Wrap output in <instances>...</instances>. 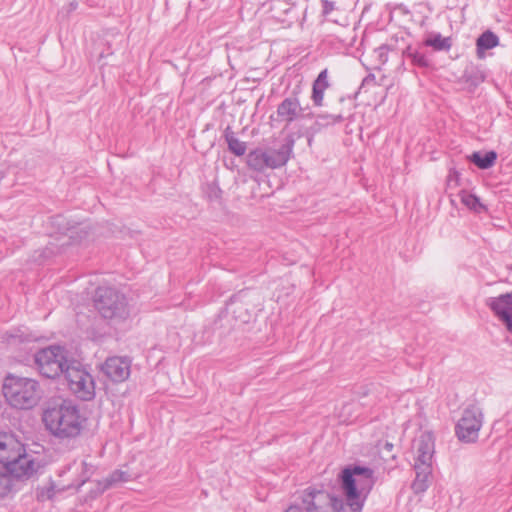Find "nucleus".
Segmentation results:
<instances>
[{
    "label": "nucleus",
    "instance_id": "obj_31",
    "mask_svg": "<svg viewBox=\"0 0 512 512\" xmlns=\"http://www.w3.org/2000/svg\"><path fill=\"white\" fill-rule=\"evenodd\" d=\"M375 82H376L375 75H374V74H369V75H367V76L363 79L362 84H361V87L374 85V84H375Z\"/></svg>",
    "mask_w": 512,
    "mask_h": 512
},
{
    "label": "nucleus",
    "instance_id": "obj_21",
    "mask_svg": "<svg viewBox=\"0 0 512 512\" xmlns=\"http://www.w3.org/2000/svg\"><path fill=\"white\" fill-rule=\"evenodd\" d=\"M79 468L81 470L78 478L69 485L71 488L79 489L89 478L92 476L94 472V466L88 464L86 461H82L79 464Z\"/></svg>",
    "mask_w": 512,
    "mask_h": 512
},
{
    "label": "nucleus",
    "instance_id": "obj_13",
    "mask_svg": "<svg viewBox=\"0 0 512 512\" xmlns=\"http://www.w3.org/2000/svg\"><path fill=\"white\" fill-rule=\"evenodd\" d=\"M486 304L512 334V292L490 297L486 300Z\"/></svg>",
    "mask_w": 512,
    "mask_h": 512
},
{
    "label": "nucleus",
    "instance_id": "obj_32",
    "mask_svg": "<svg viewBox=\"0 0 512 512\" xmlns=\"http://www.w3.org/2000/svg\"><path fill=\"white\" fill-rule=\"evenodd\" d=\"M53 489H54V487L49 488L47 490L46 494H45V492L42 491L41 494L39 495V497L41 499H44L45 497L48 499H51L54 496Z\"/></svg>",
    "mask_w": 512,
    "mask_h": 512
},
{
    "label": "nucleus",
    "instance_id": "obj_19",
    "mask_svg": "<svg viewBox=\"0 0 512 512\" xmlns=\"http://www.w3.org/2000/svg\"><path fill=\"white\" fill-rule=\"evenodd\" d=\"M424 45L432 47L436 51H448L452 43L449 37H443L440 33H432L424 40Z\"/></svg>",
    "mask_w": 512,
    "mask_h": 512
},
{
    "label": "nucleus",
    "instance_id": "obj_22",
    "mask_svg": "<svg viewBox=\"0 0 512 512\" xmlns=\"http://www.w3.org/2000/svg\"><path fill=\"white\" fill-rule=\"evenodd\" d=\"M403 55L410 59L411 62L418 67L425 68L429 66V60L425 54L416 49H413L411 46L404 50Z\"/></svg>",
    "mask_w": 512,
    "mask_h": 512
},
{
    "label": "nucleus",
    "instance_id": "obj_27",
    "mask_svg": "<svg viewBox=\"0 0 512 512\" xmlns=\"http://www.w3.org/2000/svg\"><path fill=\"white\" fill-rule=\"evenodd\" d=\"M220 193V189L215 184L207 185V194L210 199H219Z\"/></svg>",
    "mask_w": 512,
    "mask_h": 512
},
{
    "label": "nucleus",
    "instance_id": "obj_30",
    "mask_svg": "<svg viewBox=\"0 0 512 512\" xmlns=\"http://www.w3.org/2000/svg\"><path fill=\"white\" fill-rule=\"evenodd\" d=\"M387 50L388 49L385 46H381L377 50H375V52L378 55L380 63H385L387 61Z\"/></svg>",
    "mask_w": 512,
    "mask_h": 512
},
{
    "label": "nucleus",
    "instance_id": "obj_28",
    "mask_svg": "<svg viewBox=\"0 0 512 512\" xmlns=\"http://www.w3.org/2000/svg\"><path fill=\"white\" fill-rule=\"evenodd\" d=\"M467 81H471L473 85H478L484 81V76L480 72L474 73V75L466 74Z\"/></svg>",
    "mask_w": 512,
    "mask_h": 512
},
{
    "label": "nucleus",
    "instance_id": "obj_17",
    "mask_svg": "<svg viewBox=\"0 0 512 512\" xmlns=\"http://www.w3.org/2000/svg\"><path fill=\"white\" fill-rule=\"evenodd\" d=\"M497 154L495 151L474 152L469 156V160L480 169H488L495 164Z\"/></svg>",
    "mask_w": 512,
    "mask_h": 512
},
{
    "label": "nucleus",
    "instance_id": "obj_6",
    "mask_svg": "<svg viewBox=\"0 0 512 512\" xmlns=\"http://www.w3.org/2000/svg\"><path fill=\"white\" fill-rule=\"evenodd\" d=\"M94 303L100 315L113 324L125 322L131 315L132 309L126 296L112 287H99Z\"/></svg>",
    "mask_w": 512,
    "mask_h": 512
},
{
    "label": "nucleus",
    "instance_id": "obj_7",
    "mask_svg": "<svg viewBox=\"0 0 512 512\" xmlns=\"http://www.w3.org/2000/svg\"><path fill=\"white\" fill-rule=\"evenodd\" d=\"M34 361L39 373L46 377L54 379L65 373L68 360L67 351L57 345L43 348L35 353Z\"/></svg>",
    "mask_w": 512,
    "mask_h": 512
},
{
    "label": "nucleus",
    "instance_id": "obj_29",
    "mask_svg": "<svg viewBox=\"0 0 512 512\" xmlns=\"http://www.w3.org/2000/svg\"><path fill=\"white\" fill-rule=\"evenodd\" d=\"M323 14L327 15L335 9V3L329 0L322 1Z\"/></svg>",
    "mask_w": 512,
    "mask_h": 512
},
{
    "label": "nucleus",
    "instance_id": "obj_23",
    "mask_svg": "<svg viewBox=\"0 0 512 512\" xmlns=\"http://www.w3.org/2000/svg\"><path fill=\"white\" fill-rule=\"evenodd\" d=\"M461 202L469 209L480 212L484 209V206L481 204L479 198L471 193L463 191L460 195Z\"/></svg>",
    "mask_w": 512,
    "mask_h": 512
},
{
    "label": "nucleus",
    "instance_id": "obj_26",
    "mask_svg": "<svg viewBox=\"0 0 512 512\" xmlns=\"http://www.w3.org/2000/svg\"><path fill=\"white\" fill-rule=\"evenodd\" d=\"M317 119L325 121L326 124L339 123V122L343 121V116L340 114L339 115L319 114L317 116Z\"/></svg>",
    "mask_w": 512,
    "mask_h": 512
},
{
    "label": "nucleus",
    "instance_id": "obj_14",
    "mask_svg": "<svg viewBox=\"0 0 512 512\" xmlns=\"http://www.w3.org/2000/svg\"><path fill=\"white\" fill-rule=\"evenodd\" d=\"M293 146L294 140L292 138H288L278 149L270 148L264 150L267 159V167L270 169H276L284 166L290 158Z\"/></svg>",
    "mask_w": 512,
    "mask_h": 512
},
{
    "label": "nucleus",
    "instance_id": "obj_2",
    "mask_svg": "<svg viewBox=\"0 0 512 512\" xmlns=\"http://www.w3.org/2000/svg\"><path fill=\"white\" fill-rule=\"evenodd\" d=\"M46 430L59 440L78 438L86 425V418L78 405L70 400L49 405L42 414Z\"/></svg>",
    "mask_w": 512,
    "mask_h": 512
},
{
    "label": "nucleus",
    "instance_id": "obj_24",
    "mask_svg": "<svg viewBox=\"0 0 512 512\" xmlns=\"http://www.w3.org/2000/svg\"><path fill=\"white\" fill-rule=\"evenodd\" d=\"M129 478L130 476L127 472L116 470L105 479V488H109L117 483L127 482Z\"/></svg>",
    "mask_w": 512,
    "mask_h": 512
},
{
    "label": "nucleus",
    "instance_id": "obj_1",
    "mask_svg": "<svg viewBox=\"0 0 512 512\" xmlns=\"http://www.w3.org/2000/svg\"><path fill=\"white\" fill-rule=\"evenodd\" d=\"M344 499L333 498L337 512H361L364 502L375 484L374 471L369 467L349 465L339 476Z\"/></svg>",
    "mask_w": 512,
    "mask_h": 512
},
{
    "label": "nucleus",
    "instance_id": "obj_9",
    "mask_svg": "<svg viewBox=\"0 0 512 512\" xmlns=\"http://www.w3.org/2000/svg\"><path fill=\"white\" fill-rule=\"evenodd\" d=\"M330 493L323 490L307 489L300 501L290 505L285 512H337Z\"/></svg>",
    "mask_w": 512,
    "mask_h": 512
},
{
    "label": "nucleus",
    "instance_id": "obj_12",
    "mask_svg": "<svg viewBox=\"0 0 512 512\" xmlns=\"http://www.w3.org/2000/svg\"><path fill=\"white\" fill-rule=\"evenodd\" d=\"M103 373L113 382H124L131 373V360L128 357L113 356L102 365Z\"/></svg>",
    "mask_w": 512,
    "mask_h": 512
},
{
    "label": "nucleus",
    "instance_id": "obj_33",
    "mask_svg": "<svg viewBox=\"0 0 512 512\" xmlns=\"http://www.w3.org/2000/svg\"><path fill=\"white\" fill-rule=\"evenodd\" d=\"M69 6H70V11H73V10H75V9L77 8V6H78V5H77V3H76V2H71V3L69 4Z\"/></svg>",
    "mask_w": 512,
    "mask_h": 512
},
{
    "label": "nucleus",
    "instance_id": "obj_10",
    "mask_svg": "<svg viewBox=\"0 0 512 512\" xmlns=\"http://www.w3.org/2000/svg\"><path fill=\"white\" fill-rule=\"evenodd\" d=\"M482 418V412L477 406L465 408L455 427L458 439L466 443L475 442L482 427Z\"/></svg>",
    "mask_w": 512,
    "mask_h": 512
},
{
    "label": "nucleus",
    "instance_id": "obj_25",
    "mask_svg": "<svg viewBox=\"0 0 512 512\" xmlns=\"http://www.w3.org/2000/svg\"><path fill=\"white\" fill-rule=\"evenodd\" d=\"M13 475L0 472V497L6 496L12 489Z\"/></svg>",
    "mask_w": 512,
    "mask_h": 512
},
{
    "label": "nucleus",
    "instance_id": "obj_5",
    "mask_svg": "<svg viewBox=\"0 0 512 512\" xmlns=\"http://www.w3.org/2000/svg\"><path fill=\"white\" fill-rule=\"evenodd\" d=\"M413 450L415 452L414 470L415 480L412 483V489L415 493H422L429 486V477L432 471V457L434 454V437L431 432H421L413 441Z\"/></svg>",
    "mask_w": 512,
    "mask_h": 512
},
{
    "label": "nucleus",
    "instance_id": "obj_11",
    "mask_svg": "<svg viewBox=\"0 0 512 512\" xmlns=\"http://www.w3.org/2000/svg\"><path fill=\"white\" fill-rule=\"evenodd\" d=\"M306 108L302 107L297 93L284 98L277 106L276 120L284 122L286 126L300 121L305 117Z\"/></svg>",
    "mask_w": 512,
    "mask_h": 512
},
{
    "label": "nucleus",
    "instance_id": "obj_8",
    "mask_svg": "<svg viewBox=\"0 0 512 512\" xmlns=\"http://www.w3.org/2000/svg\"><path fill=\"white\" fill-rule=\"evenodd\" d=\"M64 376L70 391L79 399L89 401L95 396V382L92 375L80 363L71 361Z\"/></svg>",
    "mask_w": 512,
    "mask_h": 512
},
{
    "label": "nucleus",
    "instance_id": "obj_4",
    "mask_svg": "<svg viewBox=\"0 0 512 512\" xmlns=\"http://www.w3.org/2000/svg\"><path fill=\"white\" fill-rule=\"evenodd\" d=\"M2 393L11 407L21 410L32 409L42 398V389L37 380L13 374L4 378Z\"/></svg>",
    "mask_w": 512,
    "mask_h": 512
},
{
    "label": "nucleus",
    "instance_id": "obj_15",
    "mask_svg": "<svg viewBox=\"0 0 512 512\" xmlns=\"http://www.w3.org/2000/svg\"><path fill=\"white\" fill-rule=\"evenodd\" d=\"M329 86L328 70L324 69L318 74L312 85L311 100L315 106L320 107L323 105L324 92Z\"/></svg>",
    "mask_w": 512,
    "mask_h": 512
},
{
    "label": "nucleus",
    "instance_id": "obj_16",
    "mask_svg": "<svg viewBox=\"0 0 512 512\" xmlns=\"http://www.w3.org/2000/svg\"><path fill=\"white\" fill-rule=\"evenodd\" d=\"M499 45L498 36L492 31L488 30L483 32L476 41V51L478 58L482 59L485 57V51L493 49Z\"/></svg>",
    "mask_w": 512,
    "mask_h": 512
},
{
    "label": "nucleus",
    "instance_id": "obj_20",
    "mask_svg": "<svg viewBox=\"0 0 512 512\" xmlns=\"http://www.w3.org/2000/svg\"><path fill=\"white\" fill-rule=\"evenodd\" d=\"M225 139L228 144L229 150L236 156H242L246 152V143L240 141L235 134L229 130L225 131Z\"/></svg>",
    "mask_w": 512,
    "mask_h": 512
},
{
    "label": "nucleus",
    "instance_id": "obj_3",
    "mask_svg": "<svg viewBox=\"0 0 512 512\" xmlns=\"http://www.w3.org/2000/svg\"><path fill=\"white\" fill-rule=\"evenodd\" d=\"M0 463L15 478L30 477L38 468L32 455L12 433L0 431Z\"/></svg>",
    "mask_w": 512,
    "mask_h": 512
},
{
    "label": "nucleus",
    "instance_id": "obj_18",
    "mask_svg": "<svg viewBox=\"0 0 512 512\" xmlns=\"http://www.w3.org/2000/svg\"><path fill=\"white\" fill-rule=\"evenodd\" d=\"M267 159L265 151L262 149H255L251 151L247 156V165L258 172H262L267 169Z\"/></svg>",
    "mask_w": 512,
    "mask_h": 512
}]
</instances>
